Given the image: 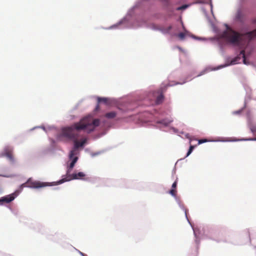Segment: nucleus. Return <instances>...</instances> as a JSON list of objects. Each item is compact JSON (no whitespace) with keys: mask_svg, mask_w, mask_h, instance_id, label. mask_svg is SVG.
I'll use <instances>...</instances> for the list:
<instances>
[{"mask_svg":"<svg viewBox=\"0 0 256 256\" xmlns=\"http://www.w3.org/2000/svg\"><path fill=\"white\" fill-rule=\"evenodd\" d=\"M80 254H82V255L83 256H84V254L83 253L80 252Z\"/></svg>","mask_w":256,"mask_h":256,"instance_id":"obj_20","label":"nucleus"},{"mask_svg":"<svg viewBox=\"0 0 256 256\" xmlns=\"http://www.w3.org/2000/svg\"><path fill=\"white\" fill-rule=\"evenodd\" d=\"M72 158H73V159H72V162H70V165L68 167V170L66 171V174H68L70 172L72 169L74 167L75 164L76 162L78 160V158L76 156L74 157V158L72 157Z\"/></svg>","mask_w":256,"mask_h":256,"instance_id":"obj_7","label":"nucleus"},{"mask_svg":"<svg viewBox=\"0 0 256 256\" xmlns=\"http://www.w3.org/2000/svg\"><path fill=\"white\" fill-rule=\"evenodd\" d=\"M116 114L114 112H110L106 114L105 116L108 118H113L116 117Z\"/></svg>","mask_w":256,"mask_h":256,"instance_id":"obj_9","label":"nucleus"},{"mask_svg":"<svg viewBox=\"0 0 256 256\" xmlns=\"http://www.w3.org/2000/svg\"><path fill=\"white\" fill-rule=\"evenodd\" d=\"M206 142V140H198V144H202L204 142Z\"/></svg>","mask_w":256,"mask_h":256,"instance_id":"obj_18","label":"nucleus"},{"mask_svg":"<svg viewBox=\"0 0 256 256\" xmlns=\"http://www.w3.org/2000/svg\"><path fill=\"white\" fill-rule=\"evenodd\" d=\"M109 99L106 98H98V103L104 102L106 104H107L108 102Z\"/></svg>","mask_w":256,"mask_h":256,"instance_id":"obj_10","label":"nucleus"},{"mask_svg":"<svg viewBox=\"0 0 256 256\" xmlns=\"http://www.w3.org/2000/svg\"><path fill=\"white\" fill-rule=\"evenodd\" d=\"M240 55H242V58H244V64H246V58H245V54H244V50H242L240 52Z\"/></svg>","mask_w":256,"mask_h":256,"instance_id":"obj_16","label":"nucleus"},{"mask_svg":"<svg viewBox=\"0 0 256 256\" xmlns=\"http://www.w3.org/2000/svg\"><path fill=\"white\" fill-rule=\"evenodd\" d=\"M164 99V96L162 94H160V96H158L156 100V103L157 104H160L162 102Z\"/></svg>","mask_w":256,"mask_h":256,"instance_id":"obj_11","label":"nucleus"},{"mask_svg":"<svg viewBox=\"0 0 256 256\" xmlns=\"http://www.w3.org/2000/svg\"><path fill=\"white\" fill-rule=\"evenodd\" d=\"M85 176V174L82 172H78V173H74L72 174H67L66 178H62L58 182V184H61L64 182L70 181L72 180H76L82 178Z\"/></svg>","mask_w":256,"mask_h":256,"instance_id":"obj_3","label":"nucleus"},{"mask_svg":"<svg viewBox=\"0 0 256 256\" xmlns=\"http://www.w3.org/2000/svg\"><path fill=\"white\" fill-rule=\"evenodd\" d=\"M174 84H168L167 86H166L164 87V90H162H162H161V92H163L164 90H166V89L167 87H168V86H174Z\"/></svg>","mask_w":256,"mask_h":256,"instance_id":"obj_17","label":"nucleus"},{"mask_svg":"<svg viewBox=\"0 0 256 256\" xmlns=\"http://www.w3.org/2000/svg\"><path fill=\"white\" fill-rule=\"evenodd\" d=\"M170 121H168H168H166V120H162L160 121V122H158V123H160V124H163L166 125V126L168 125V124H170Z\"/></svg>","mask_w":256,"mask_h":256,"instance_id":"obj_15","label":"nucleus"},{"mask_svg":"<svg viewBox=\"0 0 256 256\" xmlns=\"http://www.w3.org/2000/svg\"><path fill=\"white\" fill-rule=\"evenodd\" d=\"M186 34V32H180L178 34V36L180 40H182L185 38Z\"/></svg>","mask_w":256,"mask_h":256,"instance_id":"obj_12","label":"nucleus"},{"mask_svg":"<svg viewBox=\"0 0 256 256\" xmlns=\"http://www.w3.org/2000/svg\"><path fill=\"white\" fill-rule=\"evenodd\" d=\"M14 194L6 196L0 198V202L9 203L14 199Z\"/></svg>","mask_w":256,"mask_h":256,"instance_id":"obj_6","label":"nucleus"},{"mask_svg":"<svg viewBox=\"0 0 256 256\" xmlns=\"http://www.w3.org/2000/svg\"><path fill=\"white\" fill-rule=\"evenodd\" d=\"M100 124L98 119H93L92 117L88 116L84 117L78 122H76L70 126L62 129V135L69 139L72 140L74 142V148L70 151V158H72L76 154V150L80 147H82L86 142V138L81 142L78 140L79 137L78 132L80 130H84L88 133L94 131L96 127Z\"/></svg>","mask_w":256,"mask_h":256,"instance_id":"obj_1","label":"nucleus"},{"mask_svg":"<svg viewBox=\"0 0 256 256\" xmlns=\"http://www.w3.org/2000/svg\"><path fill=\"white\" fill-rule=\"evenodd\" d=\"M194 148V146L192 145L190 146V148L187 152L186 156H188L192 153Z\"/></svg>","mask_w":256,"mask_h":256,"instance_id":"obj_13","label":"nucleus"},{"mask_svg":"<svg viewBox=\"0 0 256 256\" xmlns=\"http://www.w3.org/2000/svg\"><path fill=\"white\" fill-rule=\"evenodd\" d=\"M227 30L222 34V37L227 42L232 44H238L241 40L242 36H246L249 40L256 36V29L244 34H240L226 26Z\"/></svg>","mask_w":256,"mask_h":256,"instance_id":"obj_2","label":"nucleus"},{"mask_svg":"<svg viewBox=\"0 0 256 256\" xmlns=\"http://www.w3.org/2000/svg\"><path fill=\"white\" fill-rule=\"evenodd\" d=\"M98 108H99V106H98V105L96 106V109L97 110H98Z\"/></svg>","mask_w":256,"mask_h":256,"instance_id":"obj_19","label":"nucleus"},{"mask_svg":"<svg viewBox=\"0 0 256 256\" xmlns=\"http://www.w3.org/2000/svg\"><path fill=\"white\" fill-rule=\"evenodd\" d=\"M12 150V148L10 146H6L4 149V155L12 162L14 160Z\"/></svg>","mask_w":256,"mask_h":256,"instance_id":"obj_5","label":"nucleus"},{"mask_svg":"<svg viewBox=\"0 0 256 256\" xmlns=\"http://www.w3.org/2000/svg\"><path fill=\"white\" fill-rule=\"evenodd\" d=\"M176 186H177V182L176 180L172 184V189L170 190V194L174 196H176Z\"/></svg>","mask_w":256,"mask_h":256,"instance_id":"obj_8","label":"nucleus"},{"mask_svg":"<svg viewBox=\"0 0 256 256\" xmlns=\"http://www.w3.org/2000/svg\"><path fill=\"white\" fill-rule=\"evenodd\" d=\"M188 6H189L188 4H184L181 6H180V7H178V8H176V10H184V9L186 8H188Z\"/></svg>","mask_w":256,"mask_h":256,"instance_id":"obj_14","label":"nucleus"},{"mask_svg":"<svg viewBox=\"0 0 256 256\" xmlns=\"http://www.w3.org/2000/svg\"><path fill=\"white\" fill-rule=\"evenodd\" d=\"M26 184L27 186L32 188H40L48 186V184L46 182H40V181H34L29 179Z\"/></svg>","mask_w":256,"mask_h":256,"instance_id":"obj_4","label":"nucleus"}]
</instances>
